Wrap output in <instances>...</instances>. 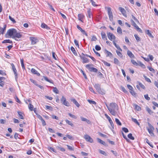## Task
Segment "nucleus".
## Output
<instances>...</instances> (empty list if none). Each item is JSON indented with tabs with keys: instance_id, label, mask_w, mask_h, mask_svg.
I'll return each mask as SVG.
<instances>
[{
	"instance_id": "nucleus-1",
	"label": "nucleus",
	"mask_w": 158,
	"mask_h": 158,
	"mask_svg": "<svg viewBox=\"0 0 158 158\" xmlns=\"http://www.w3.org/2000/svg\"><path fill=\"white\" fill-rule=\"evenodd\" d=\"M118 106L115 103H111L110 104V107L109 111L113 115L115 116L116 114V110H118Z\"/></svg>"
},
{
	"instance_id": "nucleus-2",
	"label": "nucleus",
	"mask_w": 158,
	"mask_h": 158,
	"mask_svg": "<svg viewBox=\"0 0 158 158\" xmlns=\"http://www.w3.org/2000/svg\"><path fill=\"white\" fill-rule=\"evenodd\" d=\"M16 29H11L8 30L6 34L5 35L6 38L12 37L14 36V34L15 33Z\"/></svg>"
},
{
	"instance_id": "nucleus-3",
	"label": "nucleus",
	"mask_w": 158,
	"mask_h": 158,
	"mask_svg": "<svg viewBox=\"0 0 158 158\" xmlns=\"http://www.w3.org/2000/svg\"><path fill=\"white\" fill-rule=\"evenodd\" d=\"M94 87L99 94L102 95L105 94V91L103 89H101V86L99 84H95L94 85Z\"/></svg>"
},
{
	"instance_id": "nucleus-4",
	"label": "nucleus",
	"mask_w": 158,
	"mask_h": 158,
	"mask_svg": "<svg viewBox=\"0 0 158 158\" xmlns=\"http://www.w3.org/2000/svg\"><path fill=\"white\" fill-rule=\"evenodd\" d=\"M94 65L93 64H88L86 65V68L88 69L89 71L90 72L97 73L98 72V69L93 67Z\"/></svg>"
},
{
	"instance_id": "nucleus-5",
	"label": "nucleus",
	"mask_w": 158,
	"mask_h": 158,
	"mask_svg": "<svg viewBox=\"0 0 158 158\" xmlns=\"http://www.w3.org/2000/svg\"><path fill=\"white\" fill-rule=\"evenodd\" d=\"M60 102L67 107H69L70 106L69 103L67 101L66 98L64 96H62L60 99Z\"/></svg>"
},
{
	"instance_id": "nucleus-6",
	"label": "nucleus",
	"mask_w": 158,
	"mask_h": 158,
	"mask_svg": "<svg viewBox=\"0 0 158 158\" xmlns=\"http://www.w3.org/2000/svg\"><path fill=\"white\" fill-rule=\"evenodd\" d=\"M105 9H107L110 20L111 21H112L113 20V16L111 8L110 7H105Z\"/></svg>"
},
{
	"instance_id": "nucleus-7",
	"label": "nucleus",
	"mask_w": 158,
	"mask_h": 158,
	"mask_svg": "<svg viewBox=\"0 0 158 158\" xmlns=\"http://www.w3.org/2000/svg\"><path fill=\"white\" fill-rule=\"evenodd\" d=\"M148 125L149 127V128L147 127V130L148 131L149 133L151 135H154L153 133V130H154V127L151 125V124L149 123H148Z\"/></svg>"
},
{
	"instance_id": "nucleus-8",
	"label": "nucleus",
	"mask_w": 158,
	"mask_h": 158,
	"mask_svg": "<svg viewBox=\"0 0 158 158\" xmlns=\"http://www.w3.org/2000/svg\"><path fill=\"white\" fill-rule=\"evenodd\" d=\"M30 39L31 41L32 45L35 44L39 41L38 39L35 37H30Z\"/></svg>"
},
{
	"instance_id": "nucleus-9",
	"label": "nucleus",
	"mask_w": 158,
	"mask_h": 158,
	"mask_svg": "<svg viewBox=\"0 0 158 158\" xmlns=\"http://www.w3.org/2000/svg\"><path fill=\"white\" fill-rule=\"evenodd\" d=\"M86 141L92 143L93 142V139L89 135H85L84 137Z\"/></svg>"
},
{
	"instance_id": "nucleus-10",
	"label": "nucleus",
	"mask_w": 158,
	"mask_h": 158,
	"mask_svg": "<svg viewBox=\"0 0 158 158\" xmlns=\"http://www.w3.org/2000/svg\"><path fill=\"white\" fill-rule=\"evenodd\" d=\"M79 56L81 59L82 60V62L84 64L89 62V59L85 56H84L79 54Z\"/></svg>"
},
{
	"instance_id": "nucleus-11",
	"label": "nucleus",
	"mask_w": 158,
	"mask_h": 158,
	"mask_svg": "<svg viewBox=\"0 0 158 158\" xmlns=\"http://www.w3.org/2000/svg\"><path fill=\"white\" fill-rule=\"evenodd\" d=\"M107 35L109 39L111 41H112L113 39L114 40L115 37L112 33L110 32H107Z\"/></svg>"
},
{
	"instance_id": "nucleus-12",
	"label": "nucleus",
	"mask_w": 158,
	"mask_h": 158,
	"mask_svg": "<svg viewBox=\"0 0 158 158\" xmlns=\"http://www.w3.org/2000/svg\"><path fill=\"white\" fill-rule=\"evenodd\" d=\"M118 9L124 16L126 17H127L126 12L124 8L120 7L118 8Z\"/></svg>"
},
{
	"instance_id": "nucleus-13",
	"label": "nucleus",
	"mask_w": 158,
	"mask_h": 158,
	"mask_svg": "<svg viewBox=\"0 0 158 158\" xmlns=\"http://www.w3.org/2000/svg\"><path fill=\"white\" fill-rule=\"evenodd\" d=\"M22 35L20 34V33L18 32L16 30L15 31V33L14 34V36L12 37V38L15 39V37L20 38L21 37Z\"/></svg>"
},
{
	"instance_id": "nucleus-14",
	"label": "nucleus",
	"mask_w": 158,
	"mask_h": 158,
	"mask_svg": "<svg viewBox=\"0 0 158 158\" xmlns=\"http://www.w3.org/2000/svg\"><path fill=\"white\" fill-rule=\"evenodd\" d=\"M70 100L71 101L73 102L77 107H79L80 106V104L74 98H71L70 99Z\"/></svg>"
},
{
	"instance_id": "nucleus-15",
	"label": "nucleus",
	"mask_w": 158,
	"mask_h": 158,
	"mask_svg": "<svg viewBox=\"0 0 158 158\" xmlns=\"http://www.w3.org/2000/svg\"><path fill=\"white\" fill-rule=\"evenodd\" d=\"M31 72L33 74H35L37 76H40V74L34 69H31Z\"/></svg>"
},
{
	"instance_id": "nucleus-16",
	"label": "nucleus",
	"mask_w": 158,
	"mask_h": 158,
	"mask_svg": "<svg viewBox=\"0 0 158 158\" xmlns=\"http://www.w3.org/2000/svg\"><path fill=\"white\" fill-rule=\"evenodd\" d=\"M127 54L131 58H134L135 57L134 55L130 51L128 50L127 51Z\"/></svg>"
},
{
	"instance_id": "nucleus-17",
	"label": "nucleus",
	"mask_w": 158,
	"mask_h": 158,
	"mask_svg": "<svg viewBox=\"0 0 158 158\" xmlns=\"http://www.w3.org/2000/svg\"><path fill=\"white\" fill-rule=\"evenodd\" d=\"M18 113L19 115V118L21 119H23L24 118L23 117L24 114L21 111H18Z\"/></svg>"
},
{
	"instance_id": "nucleus-18",
	"label": "nucleus",
	"mask_w": 158,
	"mask_h": 158,
	"mask_svg": "<svg viewBox=\"0 0 158 158\" xmlns=\"http://www.w3.org/2000/svg\"><path fill=\"white\" fill-rule=\"evenodd\" d=\"M101 35L102 37L103 40H107V38L106 34L103 31L101 33Z\"/></svg>"
},
{
	"instance_id": "nucleus-19",
	"label": "nucleus",
	"mask_w": 158,
	"mask_h": 158,
	"mask_svg": "<svg viewBox=\"0 0 158 158\" xmlns=\"http://www.w3.org/2000/svg\"><path fill=\"white\" fill-rule=\"evenodd\" d=\"M80 118L81 120H82V121L86 122L87 123L89 124L90 123V121L89 120L86 119V118L83 117H81Z\"/></svg>"
},
{
	"instance_id": "nucleus-20",
	"label": "nucleus",
	"mask_w": 158,
	"mask_h": 158,
	"mask_svg": "<svg viewBox=\"0 0 158 158\" xmlns=\"http://www.w3.org/2000/svg\"><path fill=\"white\" fill-rule=\"evenodd\" d=\"M97 140L98 141V142L100 143L103 145H104L105 146H107V144H106L105 143V142L103 141V140H102L101 139H99V138H97Z\"/></svg>"
},
{
	"instance_id": "nucleus-21",
	"label": "nucleus",
	"mask_w": 158,
	"mask_h": 158,
	"mask_svg": "<svg viewBox=\"0 0 158 158\" xmlns=\"http://www.w3.org/2000/svg\"><path fill=\"white\" fill-rule=\"evenodd\" d=\"M78 19L79 20L82 22V19H83L84 16L82 14H78Z\"/></svg>"
},
{
	"instance_id": "nucleus-22",
	"label": "nucleus",
	"mask_w": 158,
	"mask_h": 158,
	"mask_svg": "<svg viewBox=\"0 0 158 158\" xmlns=\"http://www.w3.org/2000/svg\"><path fill=\"white\" fill-rule=\"evenodd\" d=\"M65 121L67 124H68L69 125H70L72 127H74V125L72 123V122L71 121H69L68 119H66L65 120Z\"/></svg>"
},
{
	"instance_id": "nucleus-23",
	"label": "nucleus",
	"mask_w": 158,
	"mask_h": 158,
	"mask_svg": "<svg viewBox=\"0 0 158 158\" xmlns=\"http://www.w3.org/2000/svg\"><path fill=\"white\" fill-rule=\"evenodd\" d=\"M43 77L44 78V79L46 81L51 83H53V81L51 79H49L46 77L44 76Z\"/></svg>"
},
{
	"instance_id": "nucleus-24",
	"label": "nucleus",
	"mask_w": 158,
	"mask_h": 158,
	"mask_svg": "<svg viewBox=\"0 0 158 158\" xmlns=\"http://www.w3.org/2000/svg\"><path fill=\"white\" fill-rule=\"evenodd\" d=\"M6 24H5L4 25V27L3 28H2L0 27V30H1V31L2 32V34H4V31H5L6 30Z\"/></svg>"
},
{
	"instance_id": "nucleus-25",
	"label": "nucleus",
	"mask_w": 158,
	"mask_h": 158,
	"mask_svg": "<svg viewBox=\"0 0 158 158\" xmlns=\"http://www.w3.org/2000/svg\"><path fill=\"white\" fill-rule=\"evenodd\" d=\"M41 27L42 28H46L47 29H49V27L44 23H42L41 25Z\"/></svg>"
},
{
	"instance_id": "nucleus-26",
	"label": "nucleus",
	"mask_w": 158,
	"mask_h": 158,
	"mask_svg": "<svg viewBox=\"0 0 158 158\" xmlns=\"http://www.w3.org/2000/svg\"><path fill=\"white\" fill-rule=\"evenodd\" d=\"M92 14L90 10H89L87 11V17L88 18L91 19L92 18Z\"/></svg>"
},
{
	"instance_id": "nucleus-27",
	"label": "nucleus",
	"mask_w": 158,
	"mask_h": 158,
	"mask_svg": "<svg viewBox=\"0 0 158 158\" xmlns=\"http://www.w3.org/2000/svg\"><path fill=\"white\" fill-rule=\"evenodd\" d=\"M2 43L3 44H5V43H10V44H12V41L11 40H4L2 42Z\"/></svg>"
},
{
	"instance_id": "nucleus-28",
	"label": "nucleus",
	"mask_w": 158,
	"mask_h": 158,
	"mask_svg": "<svg viewBox=\"0 0 158 158\" xmlns=\"http://www.w3.org/2000/svg\"><path fill=\"white\" fill-rule=\"evenodd\" d=\"M131 94L134 97H136L137 96V94L133 90L129 91Z\"/></svg>"
},
{
	"instance_id": "nucleus-29",
	"label": "nucleus",
	"mask_w": 158,
	"mask_h": 158,
	"mask_svg": "<svg viewBox=\"0 0 158 158\" xmlns=\"http://www.w3.org/2000/svg\"><path fill=\"white\" fill-rule=\"evenodd\" d=\"M113 44L114 45L115 47L118 50L122 51V49L120 48L119 46L117 45L114 41L113 42Z\"/></svg>"
},
{
	"instance_id": "nucleus-30",
	"label": "nucleus",
	"mask_w": 158,
	"mask_h": 158,
	"mask_svg": "<svg viewBox=\"0 0 158 158\" xmlns=\"http://www.w3.org/2000/svg\"><path fill=\"white\" fill-rule=\"evenodd\" d=\"M71 49L73 54L75 56L77 55V53L76 52L75 48L73 47H71Z\"/></svg>"
},
{
	"instance_id": "nucleus-31",
	"label": "nucleus",
	"mask_w": 158,
	"mask_h": 158,
	"mask_svg": "<svg viewBox=\"0 0 158 158\" xmlns=\"http://www.w3.org/2000/svg\"><path fill=\"white\" fill-rule=\"evenodd\" d=\"M145 33L147 34L149 36L153 37V36L151 33L150 32V31L149 30H147L145 31Z\"/></svg>"
},
{
	"instance_id": "nucleus-32",
	"label": "nucleus",
	"mask_w": 158,
	"mask_h": 158,
	"mask_svg": "<svg viewBox=\"0 0 158 158\" xmlns=\"http://www.w3.org/2000/svg\"><path fill=\"white\" fill-rule=\"evenodd\" d=\"M134 106L135 107V109L139 111L141 110V107L138 105L136 104H134Z\"/></svg>"
},
{
	"instance_id": "nucleus-33",
	"label": "nucleus",
	"mask_w": 158,
	"mask_h": 158,
	"mask_svg": "<svg viewBox=\"0 0 158 158\" xmlns=\"http://www.w3.org/2000/svg\"><path fill=\"white\" fill-rule=\"evenodd\" d=\"M106 53L107 54V55L106 56H110V57L112 56V54L110 52L107 50H105Z\"/></svg>"
},
{
	"instance_id": "nucleus-34",
	"label": "nucleus",
	"mask_w": 158,
	"mask_h": 158,
	"mask_svg": "<svg viewBox=\"0 0 158 158\" xmlns=\"http://www.w3.org/2000/svg\"><path fill=\"white\" fill-rule=\"evenodd\" d=\"M115 121L116 123L119 126H121L122 125V123H121V122L117 118H115Z\"/></svg>"
},
{
	"instance_id": "nucleus-35",
	"label": "nucleus",
	"mask_w": 158,
	"mask_h": 158,
	"mask_svg": "<svg viewBox=\"0 0 158 158\" xmlns=\"http://www.w3.org/2000/svg\"><path fill=\"white\" fill-rule=\"evenodd\" d=\"M13 70V71L14 73V74L15 76V78L16 79H17V78H18V77H17L18 74H17V70L16 69H15V70Z\"/></svg>"
},
{
	"instance_id": "nucleus-36",
	"label": "nucleus",
	"mask_w": 158,
	"mask_h": 158,
	"mask_svg": "<svg viewBox=\"0 0 158 158\" xmlns=\"http://www.w3.org/2000/svg\"><path fill=\"white\" fill-rule=\"evenodd\" d=\"M117 32L119 34H122V31L120 27H118L117 29Z\"/></svg>"
},
{
	"instance_id": "nucleus-37",
	"label": "nucleus",
	"mask_w": 158,
	"mask_h": 158,
	"mask_svg": "<svg viewBox=\"0 0 158 158\" xmlns=\"http://www.w3.org/2000/svg\"><path fill=\"white\" fill-rule=\"evenodd\" d=\"M134 36L137 42H139L140 41L141 39L136 34L134 35Z\"/></svg>"
},
{
	"instance_id": "nucleus-38",
	"label": "nucleus",
	"mask_w": 158,
	"mask_h": 158,
	"mask_svg": "<svg viewBox=\"0 0 158 158\" xmlns=\"http://www.w3.org/2000/svg\"><path fill=\"white\" fill-rule=\"evenodd\" d=\"M128 137L130 139L134 140L135 139L134 137L132 135V134L131 133H130L128 135Z\"/></svg>"
},
{
	"instance_id": "nucleus-39",
	"label": "nucleus",
	"mask_w": 158,
	"mask_h": 158,
	"mask_svg": "<svg viewBox=\"0 0 158 158\" xmlns=\"http://www.w3.org/2000/svg\"><path fill=\"white\" fill-rule=\"evenodd\" d=\"M49 150L51 152H53L55 153H56V151L53 148L50 147L49 148Z\"/></svg>"
},
{
	"instance_id": "nucleus-40",
	"label": "nucleus",
	"mask_w": 158,
	"mask_h": 158,
	"mask_svg": "<svg viewBox=\"0 0 158 158\" xmlns=\"http://www.w3.org/2000/svg\"><path fill=\"white\" fill-rule=\"evenodd\" d=\"M53 91L56 94H58L59 93V90L57 89L56 87H53Z\"/></svg>"
},
{
	"instance_id": "nucleus-41",
	"label": "nucleus",
	"mask_w": 158,
	"mask_h": 158,
	"mask_svg": "<svg viewBox=\"0 0 158 158\" xmlns=\"http://www.w3.org/2000/svg\"><path fill=\"white\" fill-rule=\"evenodd\" d=\"M131 63L133 64L135 66H138V64L134 60L132 59L131 60Z\"/></svg>"
},
{
	"instance_id": "nucleus-42",
	"label": "nucleus",
	"mask_w": 158,
	"mask_h": 158,
	"mask_svg": "<svg viewBox=\"0 0 158 158\" xmlns=\"http://www.w3.org/2000/svg\"><path fill=\"white\" fill-rule=\"evenodd\" d=\"M102 61L103 63L106 66L110 67V64L109 63L104 60H102Z\"/></svg>"
},
{
	"instance_id": "nucleus-43",
	"label": "nucleus",
	"mask_w": 158,
	"mask_h": 158,
	"mask_svg": "<svg viewBox=\"0 0 158 158\" xmlns=\"http://www.w3.org/2000/svg\"><path fill=\"white\" fill-rule=\"evenodd\" d=\"M143 76V77L144 78L145 80L149 82H151V81L150 80V79H149V78H148L146 76H145V75H144Z\"/></svg>"
},
{
	"instance_id": "nucleus-44",
	"label": "nucleus",
	"mask_w": 158,
	"mask_h": 158,
	"mask_svg": "<svg viewBox=\"0 0 158 158\" xmlns=\"http://www.w3.org/2000/svg\"><path fill=\"white\" fill-rule=\"evenodd\" d=\"M29 108L31 111H32L33 110V106L31 104H29L28 105Z\"/></svg>"
},
{
	"instance_id": "nucleus-45",
	"label": "nucleus",
	"mask_w": 158,
	"mask_h": 158,
	"mask_svg": "<svg viewBox=\"0 0 158 158\" xmlns=\"http://www.w3.org/2000/svg\"><path fill=\"white\" fill-rule=\"evenodd\" d=\"M52 56L53 58L55 60H57V56L56 55V54L54 52H52Z\"/></svg>"
},
{
	"instance_id": "nucleus-46",
	"label": "nucleus",
	"mask_w": 158,
	"mask_h": 158,
	"mask_svg": "<svg viewBox=\"0 0 158 158\" xmlns=\"http://www.w3.org/2000/svg\"><path fill=\"white\" fill-rule=\"evenodd\" d=\"M132 121L134 122L135 123H136L138 125H139V123L137 121V120L135 118H132Z\"/></svg>"
},
{
	"instance_id": "nucleus-47",
	"label": "nucleus",
	"mask_w": 158,
	"mask_h": 158,
	"mask_svg": "<svg viewBox=\"0 0 158 158\" xmlns=\"http://www.w3.org/2000/svg\"><path fill=\"white\" fill-rule=\"evenodd\" d=\"M21 66H22V68L23 69H25V66H24V64L23 60V59H21Z\"/></svg>"
},
{
	"instance_id": "nucleus-48",
	"label": "nucleus",
	"mask_w": 158,
	"mask_h": 158,
	"mask_svg": "<svg viewBox=\"0 0 158 158\" xmlns=\"http://www.w3.org/2000/svg\"><path fill=\"white\" fill-rule=\"evenodd\" d=\"M114 63L115 64H118L119 63V61L118 59L116 58H114Z\"/></svg>"
},
{
	"instance_id": "nucleus-49",
	"label": "nucleus",
	"mask_w": 158,
	"mask_h": 158,
	"mask_svg": "<svg viewBox=\"0 0 158 158\" xmlns=\"http://www.w3.org/2000/svg\"><path fill=\"white\" fill-rule=\"evenodd\" d=\"M116 53L117 54V55L119 56V57H123V55L121 53V52H119L118 51H116Z\"/></svg>"
},
{
	"instance_id": "nucleus-50",
	"label": "nucleus",
	"mask_w": 158,
	"mask_h": 158,
	"mask_svg": "<svg viewBox=\"0 0 158 158\" xmlns=\"http://www.w3.org/2000/svg\"><path fill=\"white\" fill-rule=\"evenodd\" d=\"M145 140H146V142L147 143H148L150 146V147H151L152 148H153V147H154L150 143L148 140L147 139V138Z\"/></svg>"
},
{
	"instance_id": "nucleus-51",
	"label": "nucleus",
	"mask_w": 158,
	"mask_h": 158,
	"mask_svg": "<svg viewBox=\"0 0 158 158\" xmlns=\"http://www.w3.org/2000/svg\"><path fill=\"white\" fill-rule=\"evenodd\" d=\"M121 89L122 91L124 92L125 93H128V92L127 90L125 89L123 86L121 87Z\"/></svg>"
},
{
	"instance_id": "nucleus-52",
	"label": "nucleus",
	"mask_w": 158,
	"mask_h": 158,
	"mask_svg": "<svg viewBox=\"0 0 158 158\" xmlns=\"http://www.w3.org/2000/svg\"><path fill=\"white\" fill-rule=\"evenodd\" d=\"M88 101L90 104L94 105L96 104V102L94 101L90 100H88Z\"/></svg>"
},
{
	"instance_id": "nucleus-53",
	"label": "nucleus",
	"mask_w": 158,
	"mask_h": 158,
	"mask_svg": "<svg viewBox=\"0 0 158 158\" xmlns=\"http://www.w3.org/2000/svg\"><path fill=\"white\" fill-rule=\"evenodd\" d=\"M109 123H110V125H111L112 128L113 129H114V124L113 123V121H112V120H110V121H109Z\"/></svg>"
},
{
	"instance_id": "nucleus-54",
	"label": "nucleus",
	"mask_w": 158,
	"mask_h": 158,
	"mask_svg": "<svg viewBox=\"0 0 158 158\" xmlns=\"http://www.w3.org/2000/svg\"><path fill=\"white\" fill-rule=\"evenodd\" d=\"M95 48L97 51H99L101 49V47L98 45H96L95 46Z\"/></svg>"
},
{
	"instance_id": "nucleus-55",
	"label": "nucleus",
	"mask_w": 158,
	"mask_h": 158,
	"mask_svg": "<svg viewBox=\"0 0 158 158\" xmlns=\"http://www.w3.org/2000/svg\"><path fill=\"white\" fill-rule=\"evenodd\" d=\"M122 129L123 131L125 133H127L129 131L128 129L127 128L125 127L122 128Z\"/></svg>"
},
{
	"instance_id": "nucleus-56",
	"label": "nucleus",
	"mask_w": 158,
	"mask_h": 158,
	"mask_svg": "<svg viewBox=\"0 0 158 158\" xmlns=\"http://www.w3.org/2000/svg\"><path fill=\"white\" fill-rule=\"evenodd\" d=\"M68 114L70 117L76 119L77 118V117L76 116L73 115L71 113H69Z\"/></svg>"
},
{
	"instance_id": "nucleus-57",
	"label": "nucleus",
	"mask_w": 158,
	"mask_h": 158,
	"mask_svg": "<svg viewBox=\"0 0 158 158\" xmlns=\"http://www.w3.org/2000/svg\"><path fill=\"white\" fill-rule=\"evenodd\" d=\"M146 110L150 114H151L152 113V111L149 108H147L146 109Z\"/></svg>"
},
{
	"instance_id": "nucleus-58",
	"label": "nucleus",
	"mask_w": 158,
	"mask_h": 158,
	"mask_svg": "<svg viewBox=\"0 0 158 158\" xmlns=\"http://www.w3.org/2000/svg\"><path fill=\"white\" fill-rule=\"evenodd\" d=\"M144 97L145 99L148 101H149L150 99V98L148 96V94H145L144 95Z\"/></svg>"
},
{
	"instance_id": "nucleus-59",
	"label": "nucleus",
	"mask_w": 158,
	"mask_h": 158,
	"mask_svg": "<svg viewBox=\"0 0 158 158\" xmlns=\"http://www.w3.org/2000/svg\"><path fill=\"white\" fill-rule=\"evenodd\" d=\"M30 81L31 82L34 83L35 85H36L37 84V82L35 80L32 79H30Z\"/></svg>"
},
{
	"instance_id": "nucleus-60",
	"label": "nucleus",
	"mask_w": 158,
	"mask_h": 158,
	"mask_svg": "<svg viewBox=\"0 0 158 158\" xmlns=\"http://www.w3.org/2000/svg\"><path fill=\"white\" fill-rule=\"evenodd\" d=\"M66 136L68 137L69 139H71V140H73V137L70 135H66Z\"/></svg>"
},
{
	"instance_id": "nucleus-61",
	"label": "nucleus",
	"mask_w": 158,
	"mask_h": 158,
	"mask_svg": "<svg viewBox=\"0 0 158 158\" xmlns=\"http://www.w3.org/2000/svg\"><path fill=\"white\" fill-rule=\"evenodd\" d=\"M67 147H68V149L71 151H73L74 150V148H73L70 146L69 145H67Z\"/></svg>"
},
{
	"instance_id": "nucleus-62",
	"label": "nucleus",
	"mask_w": 158,
	"mask_h": 158,
	"mask_svg": "<svg viewBox=\"0 0 158 158\" xmlns=\"http://www.w3.org/2000/svg\"><path fill=\"white\" fill-rule=\"evenodd\" d=\"M139 86L142 89H145V86L141 83L139 82Z\"/></svg>"
},
{
	"instance_id": "nucleus-63",
	"label": "nucleus",
	"mask_w": 158,
	"mask_h": 158,
	"mask_svg": "<svg viewBox=\"0 0 158 158\" xmlns=\"http://www.w3.org/2000/svg\"><path fill=\"white\" fill-rule=\"evenodd\" d=\"M127 86L128 88L129 89L130 91H131L133 90V88L131 85H127Z\"/></svg>"
},
{
	"instance_id": "nucleus-64",
	"label": "nucleus",
	"mask_w": 158,
	"mask_h": 158,
	"mask_svg": "<svg viewBox=\"0 0 158 158\" xmlns=\"http://www.w3.org/2000/svg\"><path fill=\"white\" fill-rule=\"evenodd\" d=\"M97 40V38L95 36H93L91 39V40L92 41H96Z\"/></svg>"
}]
</instances>
